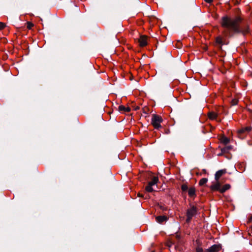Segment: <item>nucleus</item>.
I'll return each mask as SVG.
<instances>
[{
	"instance_id": "1",
	"label": "nucleus",
	"mask_w": 252,
	"mask_h": 252,
	"mask_svg": "<svg viewBox=\"0 0 252 252\" xmlns=\"http://www.w3.org/2000/svg\"><path fill=\"white\" fill-rule=\"evenodd\" d=\"M242 19L240 17L231 18L228 16H223L221 18V25L230 31L235 33H242L245 34L249 32V27L247 25L242 24Z\"/></svg>"
},
{
	"instance_id": "2",
	"label": "nucleus",
	"mask_w": 252,
	"mask_h": 252,
	"mask_svg": "<svg viewBox=\"0 0 252 252\" xmlns=\"http://www.w3.org/2000/svg\"><path fill=\"white\" fill-rule=\"evenodd\" d=\"M162 122V119L160 116L156 114L152 115L151 123L155 128L158 129L160 127V123Z\"/></svg>"
},
{
	"instance_id": "3",
	"label": "nucleus",
	"mask_w": 252,
	"mask_h": 252,
	"mask_svg": "<svg viewBox=\"0 0 252 252\" xmlns=\"http://www.w3.org/2000/svg\"><path fill=\"white\" fill-rule=\"evenodd\" d=\"M251 130V127L250 126L242 127L237 130V134L239 138L243 139Z\"/></svg>"
},
{
	"instance_id": "4",
	"label": "nucleus",
	"mask_w": 252,
	"mask_h": 252,
	"mask_svg": "<svg viewBox=\"0 0 252 252\" xmlns=\"http://www.w3.org/2000/svg\"><path fill=\"white\" fill-rule=\"evenodd\" d=\"M197 212L196 208L194 206H191L187 212V222H189L190 221L193 216L196 215Z\"/></svg>"
},
{
	"instance_id": "5",
	"label": "nucleus",
	"mask_w": 252,
	"mask_h": 252,
	"mask_svg": "<svg viewBox=\"0 0 252 252\" xmlns=\"http://www.w3.org/2000/svg\"><path fill=\"white\" fill-rule=\"evenodd\" d=\"M221 184L219 180L216 181L215 182L213 183V184L210 187V188L212 190L215 191L218 190L220 191V189H221Z\"/></svg>"
},
{
	"instance_id": "6",
	"label": "nucleus",
	"mask_w": 252,
	"mask_h": 252,
	"mask_svg": "<svg viewBox=\"0 0 252 252\" xmlns=\"http://www.w3.org/2000/svg\"><path fill=\"white\" fill-rule=\"evenodd\" d=\"M226 173V170L224 169H221V170H220L219 171H218L215 175V180L216 181H218L219 180L220 178L222 176H223V175H224L225 173Z\"/></svg>"
},
{
	"instance_id": "7",
	"label": "nucleus",
	"mask_w": 252,
	"mask_h": 252,
	"mask_svg": "<svg viewBox=\"0 0 252 252\" xmlns=\"http://www.w3.org/2000/svg\"><path fill=\"white\" fill-rule=\"evenodd\" d=\"M147 36L146 35L140 36L138 41L140 46L143 47L147 44Z\"/></svg>"
},
{
	"instance_id": "8",
	"label": "nucleus",
	"mask_w": 252,
	"mask_h": 252,
	"mask_svg": "<svg viewBox=\"0 0 252 252\" xmlns=\"http://www.w3.org/2000/svg\"><path fill=\"white\" fill-rule=\"evenodd\" d=\"M221 249V247L219 245H214L207 250L206 252H218Z\"/></svg>"
},
{
	"instance_id": "9",
	"label": "nucleus",
	"mask_w": 252,
	"mask_h": 252,
	"mask_svg": "<svg viewBox=\"0 0 252 252\" xmlns=\"http://www.w3.org/2000/svg\"><path fill=\"white\" fill-rule=\"evenodd\" d=\"M230 188V185L229 184H225L224 186L221 187V189H220V193H223L227 190L229 189Z\"/></svg>"
},
{
	"instance_id": "10",
	"label": "nucleus",
	"mask_w": 252,
	"mask_h": 252,
	"mask_svg": "<svg viewBox=\"0 0 252 252\" xmlns=\"http://www.w3.org/2000/svg\"><path fill=\"white\" fill-rule=\"evenodd\" d=\"M188 194L189 196L193 197L195 195V189L193 187L189 188L188 190Z\"/></svg>"
},
{
	"instance_id": "11",
	"label": "nucleus",
	"mask_w": 252,
	"mask_h": 252,
	"mask_svg": "<svg viewBox=\"0 0 252 252\" xmlns=\"http://www.w3.org/2000/svg\"><path fill=\"white\" fill-rule=\"evenodd\" d=\"M158 177L155 176L152 178L151 181L149 182L148 184L153 186L156 185L157 184V183L158 182Z\"/></svg>"
},
{
	"instance_id": "12",
	"label": "nucleus",
	"mask_w": 252,
	"mask_h": 252,
	"mask_svg": "<svg viewBox=\"0 0 252 252\" xmlns=\"http://www.w3.org/2000/svg\"><path fill=\"white\" fill-rule=\"evenodd\" d=\"M208 117L211 120H215L217 117V114L215 112H210L208 113Z\"/></svg>"
},
{
	"instance_id": "13",
	"label": "nucleus",
	"mask_w": 252,
	"mask_h": 252,
	"mask_svg": "<svg viewBox=\"0 0 252 252\" xmlns=\"http://www.w3.org/2000/svg\"><path fill=\"white\" fill-rule=\"evenodd\" d=\"M166 217L165 216H158L156 218V220L158 222L161 223L166 220Z\"/></svg>"
},
{
	"instance_id": "14",
	"label": "nucleus",
	"mask_w": 252,
	"mask_h": 252,
	"mask_svg": "<svg viewBox=\"0 0 252 252\" xmlns=\"http://www.w3.org/2000/svg\"><path fill=\"white\" fill-rule=\"evenodd\" d=\"M119 109L120 111H124L126 112H129L130 111V108L129 107H125L123 105H120L119 107Z\"/></svg>"
},
{
	"instance_id": "15",
	"label": "nucleus",
	"mask_w": 252,
	"mask_h": 252,
	"mask_svg": "<svg viewBox=\"0 0 252 252\" xmlns=\"http://www.w3.org/2000/svg\"><path fill=\"white\" fill-rule=\"evenodd\" d=\"M208 181V179L207 178H202L199 182V185L200 186H203L205 184H206Z\"/></svg>"
},
{
	"instance_id": "16",
	"label": "nucleus",
	"mask_w": 252,
	"mask_h": 252,
	"mask_svg": "<svg viewBox=\"0 0 252 252\" xmlns=\"http://www.w3.org/2000/svg\"><path fill=\"white\" fill-rule=\"evenodd\" d=\"M146 190L148 192H152L154 190L153 188V186L148 184L146 187Z\"/></svg>"
},
{
	"instance_id": "17",
	"label": "nucleus",
	"mask_w": 252,
	"mask_h": 252,
	"mask_svg": "<svg viewBox=\"0 0 252 252\" xmlns=\"http://www.w3.org/2000/svg\"><path fill=\"white\" fill-rule=\"evenodd\" d=\"M221 141L224 144H227L229 143V140L226 137H223L221 139Z\"/></svg>"
},
{
	"instance_id": "18",
	"label": "nucleus",
	"mask_w": 252,
	"mask_h": 252,
	"mask_svg": "<svg viewBox=\"0 0 252 252\" xmlns=\"http://www.w3.org/2000/svg\"><path fill=\"white\" fill-rule=\"evenodd\" d=\"M33 24L31 22H28L27 23V27L29 30L31 29L33 27Z\"/></svg>"
},
{
	"instance_id": "19",
	"label": "nucleus",
	"mask_w": 252,
	"mask_h": 252,
	"mask_svg": "<svg viewBox=\"0 0 252 252\" xmlns=\"http://www.w3.org/2000/svg\"><path fill=\"white\" fill-rule=\"evenodd\" d=\"M181 189L183 191H186L188 189V187L186 184H184L181 186Z\"/></svg>"
},
{
	"instance_id": "20",
	"label": "nucleus",
	"mask_w": 252,
	"mask_h": 252,
	"mask_svg": "<svg viewBox=\"0 0 252 252\" xmlns=\"http://www.w3.org/2000/svg\"><path fill=\"white\" fill-rule=\"evenodd\" d=\"M238 102V100L236 98H235V99H233V100H232L231 104L233 105H235L237 104Z\"/></svg>"
},
{
	"instance_id": "21",
	"label": "nucleus",
	"mask_w": 252,
	"mask_h": 252,
	"mask_svg": "<svg viewBox=\"0 0 252 252\" xmlns=\"http://www.w3.org/2000/svg\"><path fill=\"white\" fill-rule=\"evenodd\" d=\"M216 42L219 44H221L222 43V39L220 37H218L216 38Z\"/></svg>"
},
{
	"instance_id": "22",
	"label": "nucleus",
	"mask_w": 252,
	"mask_h": 252,
	"mask_svg": "<svg viewBox=\"0 0 252 252\" xmlns=\"http://www.w3.org/2000/svg\"><path fill=\"white\" fill-rule=\"evenodd\" d=\"M5 24L3 23L0 22V30L3 29L5 27Z\"/></svg>"
},
{
	"instance_id": "23",
	"label": "nucleus",
	"mask_w": 252,
	"mask_h": 252,
	"mask_svg": "<svg viewBox=\"0 0 252 252\" xmlns=\"http://www.w3.org/2000/svg\"><path fill=\"white\" fill-rule=\"evenodd\" d=\"M205 1L207 3H211L212 2L213 0H205Z\"/></svg>"
},
{
	"instance_id": "24",
	"label": "nucleus",
	"mask_w": 252,
	"mask_h": 252,
	"mask_svg": "<svg viewBox=\"0 0 252 252\" xmlns=\"http://www.w3.org/2000/svg\"><path fill=\"white\" fill-rule=\"evenodd\" d=\"M202 252V250L201 249H197V252Z\"/></svg>"
},
{
	"instance_id": "25",
	"label": "nucleus",
	"mask_w": 252,
	"mask_h": 252,
	"mask_svg": "<svg viewBox=\"0 0 252 252\" xmlns=\"http://www.w3.org/2000/svg\"><path fill=\"white\" fill-rule=\"evenodd\" d=\"M138 196L139 197H143V195H142V194H140V193H139L138 194Z\"/></svg>"
},
{
	"instance_id": "26",
	"label": "nucleus",
	"mask_w": 252,
	"mask_h": 252,
	"mask_svg": "<svg viewBox=\"0 0 252 252\" xmlns=\"http://www.w3.org/2000/svg\"><path fill=\"white\" fill-rule=\"evenodd\" d=\"M251 231H252V226L251 227Z\"/></svg>"
}]
</instances>
